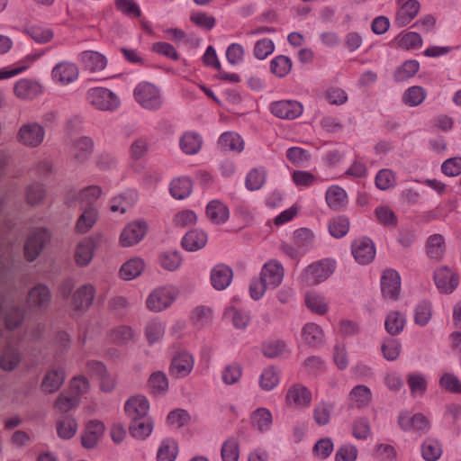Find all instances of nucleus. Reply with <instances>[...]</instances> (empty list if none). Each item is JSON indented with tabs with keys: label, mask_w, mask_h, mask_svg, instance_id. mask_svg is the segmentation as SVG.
I'll use <instances>...</instances> for the list:
<instances>
[{
	"label": "nucleus",
	"mask_w": 461,
	"mask_h": 461,
	"mask_svg": "<svg viewBox=\"0 0 461 461\" xmlns=\"http://www.w3.org/2000/svg\"><path fill=\"white\" fill-rule=\"evenodd\" d=\"M138 104L148 110H157L162 105V98L159 89L149 82L138 84L133 92Z\"/></svg>",
	"instance_id": "nucleus-1"
},
{
	"label": "nucleus",
	"mask_w": 461,
	"mask_h": 461,
	"mask_svg": "<svg viewBox=\"0 0 461 461\" xmlns=\"http://www.w3.org/2000/svg\"><path fill=\"white\" fill-rule=\"evenodd\" d=\"M86 99L89 104L102 111H113L120 105L118 96L104 87L90 88L86 93Z\"/></svg>",
	"instance_id": "nucleus-2"
},
{
	"label": "nucleus",
	"mask_w": 461,
	"mask_h": 461,
	"mask_svg": "<svg viewBox=\"0 0 461 461\" xmlns=\"http://www.w3.org/2000/svg\"><path fill=\"white\" fill-rule=\"evenodd\" d=\"M334 268V263L328 259L315 262L304 270L302 275V282L307 286L316 285L328 279Z\"/></svg>",
	"instance_id": "nucleus-3"
},
{
	"label": "nucleus",
	"mask_w": 461,
	"mask_h": 461,
	"mask_svg": "<svg viewBox=\"0 0 461 461\" xmlns=\"http://www.w3.org/2000/svg\"><path fill=\"white\" fill-rule=\"evenodd\" d=\"M50 239V234L46 229L40 228L31 231L23 247L26 260L34 261L41 255Z\"/></svg>",
	"instance_id": "nucleus-4"
},
{
	"label": "nucleus",
	"mask_w": 461,
	"mask_h": 461,
	"mask_svg": "<svg viewBox=\"0 0 461 461\" xmlns=\"http://www.w3.org/2000/svg\"><path fill=\"white\" fill-rule=\"evenodd\" d=\"M45 130L37 122H28L21 126L17 133V140L30 148L39 147L44 140Z\"/></svg>",
	"instance_id": "nucleus-5"
},
{
	"label": "nucleus",
	"mask_w": 461,
	"mask_h": 461,
	"mask_svg": "<svg viewBox=\"0 0 461 461\" xmlns=\"http://www.w3.org/2000/svg\"><path fill=\"white\" fill-rule=\"evenodd\" d=\"M94 140L90 137L83 136L72 140L69 147V156L74 164H84L94 152Z\"/></svg>",
	"instance_id": "nucleus-6"
},
{
	"label": "nucleus",
	"mask_w": 461,
	"mask_h": 461,
	"mask_svg": "<svg viewBox=\"0 0 461 461\" xmlns=\"http://www.w3.org/2000/svg\"><path fill=\"white\" fill-rule=\"evenodd\" d=\"M176 293L171 287H161L151 293L147 299V307L153 312L167 309L175 300Z\"/></svg>",
	"instance_id": "nucleus-7"
},
{
	"label": "nucleus",
	"mask_w": 461,
	"mask_h": 461,
	"mask_svg": "<svg viewBox=\"0 0 461 461\" xmlns=\"http://www.w3.org/2000/svg\"><path fill=\"white\" fill-rule=\"evenodd\" d=\"M303 110L301 103L294 100H281L270 104L271 113L285 120H294L299 117L303 113Z\"/></svg>",
	"instance_id": "nucleus-8"
},
{
	"label": "nucleus",
	"mask_w": 461,
	"mask_h": 461,
	"mask_svg": "<svg viewBox=\"0 0 461 461\" xmlns=\"http://www.w3.org/2000/svg\"><path fill=\"white\" fill-rule=\"evenodd\" d=\"M381 291L385 299L397 300L401 291V277L394 269H385L381 277Z\"/></svg>",
	"instance_id": "nucleus-9"
},
{
	"label": "nucleus",
	"mask_w": 461,
	"mask_h": 461,
	"mask_svg": "<svg viewBox=\"0 0 461 461\" xmlns=\"http://www.w3.org/2000/svg\"><path fill=\"white\" fill-rule=\"evenodd\" d=\"M194 365V359L193 356L186 351H181L173 357L169 373L176 378L185 377L193 370Z\"/></svg>",
	"instance_id": "nucleus-10"
},
{
	"label": "nucleus",
	"mask_w": 461,
	"mask_h": 461,
	"mask_svg": "<svg viewBox=\"0 0 461 461\" xmlns=\"http://www.w3.org/2000/svg\"><path fill=\"white\" fill-rule=\"evenodd\" d=\"M434 282L440 293L451 294L458 285V276L447 267H441L434 273Z\"/></svg>",
	"instance_id": "nucleus-11"
},
{
	"label": "nucleus",
	"mask_w": 461,
	"mask_h": 461,
	"mask_svg": "<svg viewBox=\"0 0 461 461\" xmlns=\"http://www.w3.org/2000/svg\"><path fill=\"white\" fill-rule=\"evenodd\" d=\"M398 423L402 429H413L420 435L427 433L430 428L429 421L422 413H415L410 417L407 412H402L399 415Z\"/></svg>",
	"instance_id": "nucleus-12"
},
{
	"label": "nucleus",
	"mask_w": 461,
	"mask_h": 461,
	"mask_svg": "<svg viewBox=\"0 0 461 461\" xmlns=\"http://www.w3.org/2000/svg\"><path fill=\"white\" fill-rule=\"evenodd\" d=\"M147 232L145 221H133L129 223L121 234V244L123 247H131L140 242Z\"/></svg>",
	"instance_id": "nucleus-13"
},
{
	"label": "nucleus",
	"mask_w": 461,
	"mask_h": 461,
	"mask_svg": "<svg viewBox=\"0 0 461 461\" xmlns=\"http://www.w3.org/2000/svg\"><path fill=\"white\" fill-rule=\"evenodd\" d=\"M400 8L396 13L394 24L404 27L409 24L420 11V3L417 0H399Z\"/></svg>",
	"instance_id": "nucleus-14"
},
{
	"label": "nucleus",
	"mask_w": 461,
	"mask_h": 461,
	"mask_svg": "<svg viewBox=\"0 0 461 461\" xmlns=\"http://www.w3.org/2000/svg\"><path fill=\"white\" fill-rule=\"evenodd\" d=\"M352 255L359 264H368L375 256V249L369 239L357 240L351 246Z\"/></svg>",
	"instance_id": "nucleus-15"
},
{
	"label": "nucleus",
	"mask_w": 461,
	"mask_h": 461,
	"mask_svg": "<svg viewBox=\"0 0 461 461\" xmlns=\"http://www.w3.org/2000/svg\"><path fill=\"white\" fill-rule=\"evenodd\" d=\"M78 61L82 64L84 69L90 73H95L103 70L107 65L106 58L94 50H85L78 55Z\"/></svg>",
	"instance_id": "nucleus-16"
},
{
	"label": "nucleus",
	"mask_w": 461,
	"mask_h": 461,
	"mask_svg": "<svg viewBox=\"0 0 461 461\" xmlns=\"http://www.w3.org/2000/svg\"><path fill=\"white\" fill-rule=\"evenodd\" d=\"M101 194L102 189L100 186L90 185L79 192H70L67 197V203L71 206L74 203L78 202L82 205H89L95 203L100 197Z\"/></svg>",
	"instance_id": "nucleus-17"
},
{
	"label": "nucleus",
	"mask_w": 461,
	"mask_h": 461,
	"mask_svg": "<svg viewBox=\"0 0 461 461\" xmlns=\"http://www.w3.org/2000/svg\"><path fill=\"white\" fill-rule=\"evenodd\" d=\"M79 70L76 64L63 61L52 69V77L63 85H68L78 77Z\"/></svg>",
	"instance_id": "nucleus-18"
},
{
	"label": "nucleus",
	"mask_w": 461,
	"mask_h": 461,
	"mask_svg": "<svg viewBox=\"0 0 461 461\" xmlns=\"http://www.w3.org/2000/svg\"><path fill=\"white\" fill-rule=\"evenodd\" d=\"M149 402L143 395L131 397L125 403V412L130 420L149 416Z\"/></svg>",
	"instance_id": "nucleus-19"
},
{
	"label": "nucleus",
	"mask_w": 461,
	"mask_h": 461,
	"mask_svg": "<svg viewBox=\"0 0 461 461\" xmlns=\"http://www.w3.org/2000/svg\"><path fill=\"white\" fill-rule=\"evenodd\" d=\"M27 301L30 307L46 308L51 301L50 289L42 284L36 285L29 291Z\"/></svg>",
	"instance_id": "nucleus-20"
},
{
	"label": "nucleus",
	"mask_w": 461,
	"mask_h": 461,
	"mask_svg": "<svg viewBox=\"0 0 461 461\" xmlns=\"http://www.w3.org/2000/svg\"><path fill=\"white\" fill-rule=\"evenodd\" d=\"M94 297V286L91 285H84L73 294L71 307L75 311H85L92 304Z\"/></svg>",
	"instance_id": "nucleus-21"
},
{
	"label": "nucleus",
	"mask_w": 461,
	"mask_h": 461,
	"mask_svg": "<svg viewBox=\"0 0 461 461\" xmlns=\"http://www.w3.org/2000/svg\"><path fill=\"white\" fill-rule=\"evenodd\" d=\"M286 401L295 407H306L312 402V393L303 384H296L288 389Z\"/></svg>",
	"instance_id": "nucleus-22"
},
{
	"label": "nucleus",
	"mask_w": 461,
	"mask_h": 461,
	"mask_svg": "<svg viewBox=\"0 0 461 461\" xmlns=\"http://www.w3.org/2000/svg\"><path fill=\"white\" fill-rule=\"evenodd\" d=\"M260 277L272 288L279 285L284 277V269L277 262H268L264 265Z\"/></svg>",
	"instance_id": "nucleus-23"
},
{
	"label": "nucleus",
	"mask_w": 461,
	"mask_h": 461,
	"mask_svg": "<svg viewBox=\"0 0 461 461\" xmlns=\"http://www.w3.org/2000/svg\"><path fill=\"white\" fill-rule=\"evenodd\" d=\"M233 272L230 267L221 264L215 266L211 273V282L216 290H223L228 287L232 280Z\"/></svg>",
	"instance_id": "nucleus-24"
},
{
	"label": "nucleus",
	"mask_w": 461,
	"mask_h": 461,
	"mask_svg": "<svg viewBox=\"0 0 461 461\" xmlns=\"http://www.w3.org/2000/svg\"><path fill=\"white\" fill-rule=\"evenodd\" d=\"M22 361V354L16 346L7 345L0 355V367L11 372L18 367Z\"/></svg>",
	"instance_id": "nucleus-25"
},
{
	"label": "nucleus",
	"mask_w": 461,
	"mask_h": 461,
	"mask_svg": "<svg viewBox=\"0 0 461 461\" xmlns=\"http://www.w3.org/2000/svg\"><path fill=\"white\" fill-rule=\"evenodd\" d=\"M104 431V425L101 421L91 420L86 426V432L82 435V445L86 448H93Z\"/></svg>",
	"instance_id": "nucleus-26"
},
{
	"label": "nucleus",
	"mask_w": 461,
	"mask_h": 461,
	"mask_svg": "<svg viewBox=\"0 0 461 461\" xmlns=\"http://www.w3.org/2000/svg\"><path fill=\"white\" fill-rule=\"evenodd\" d=\"M65 381V372L59 367L46 373L41 383V389L48 393H56Z\"/></svg>",
	"instance_id": "nucleus-27"
},
{
	"label": "nucleus",
	"mask_w": 461,
	"mask_h": 461,
	"mask_svg": "<svg viewBox=\"0 0 461 461\" xmlns=\"http://www.w3.org/2000/svg\"><path fill=\"white\" fill-rule=\"evenodd\" d=\"M153 425V420L149 416L131 420L129 432L137 439H145L151 434Z\"/></svg>",
	"instance_id": "nucleus-28"
},
{
	"label": "nucleus",
	"mask_w": 461,
	"mask_h": 461,
	"mask_svg": "<svg viewBox=\"0 0 461 461\" xmlns=\"http://www.w3.org/2000/svg\"><path fill=\"white\" fill-rule=\"evenodd\" d=\"M41 93V85L31 79H21L14 86V94L21 99H33Z\"/></svg>",
	"instance_id": "nucleus-29"
},
{
	"label": "nucleus",
	"mask_w": 461,
	"mask_h": 461,
	"mask_svg": "<svg viewBox=\"0 0 461 461\" xmlns=\"http://www.w3.org/2000/svg\"><path fill=\"white\" fill-rule=\"evenodd\" d=\"M95 247V242L91 239H86L80 241L76 248V264L79 267L87 266L94 257Z\"/></svg>",
	"instance_id": "nucleus-30"
},
{
	"label": "nucleus",
	"mask_w": 461,
	"mask_h": 461,
	"mask_svg": "<svg viewBox=\"0 0 461 461\" xmlns=\"http://www.w3.org/2000/svg\"><path fill=\"white\" fill-rule=\"evenodd\" d=\"M207 234L201 230L188 231L182 240V246L188 251H196L205 246Z\"/></svg>",
	"instance_id": "nucleus-31"
},
{
	"label": "nucleus",
	"mask_w": 461,
	"mask_h": 461,
	"mask_svg": "<svg viewBox=\"0 0 461 461\" xmlns=\"http://www.w3.org/2000/svg\"><path fill=\"white\" fill-rule=\"evenodd\" d=\"M206 214L214 224H221L229 219L228 207L218 200L211 201L206 206Z\"/></svg>",
	"instance_id": "nucleus-32"
},
{
	"label": "nucleus",
	"mask_w": 461,
	"mask_h": 461,
	"mask_svg": "<svg viewBox=\"0 0 461 461\" xmlns=\"http://www.w3.org/2000/svg\"><path fill=\"white\" fill-rule=\"evenodd\" d=\"M218 146L224 151L240 153L244 149V141L235 132H224L219 138Z\"/></svg>",
	"instance_id": "nucleus-33"
},
{
	"label": "nucleus",
	"mask_w": 461,
	"mask_h": 461,
	"mask_svg": "<svg viewBox=\"0 0 461 461\" xmlns=\"http://www.w3.org/2000/svg\"><path fill=\"white\" fill-rule=\"evenodd\" d=\"M326 202L335 211H339L348 203L346 191L338 185L330 187L326 192Z\"/></svg>",
	"instance_id": "nucleus-34"
},
{
	"label": "nucleus",
	"mask_w": 461,
	"mask_h": 461,
	"mask_svg": "<svg viewBox=\"0 0 461 461\" xmlns=\"http://www.w3.org/2000/svg\"><path fill=\"white\" fill-rule=\"evenodd\" d=\"M323 331L321 328L315 323H307L302 330V338L304 342L311 347H317L323 341Z\"/></svg>",
	"instance_id": "nucleus-35"
},
{
	"label": "nucleus",
	"mask_w": 461,
	"mask_h": 461,
	"mask_svg": "<svg viewBox=\"0 0 461 461\" xmlns=\"http://www.w3.org/2000/svg\"><path fill=\"white\" fill-rule=\"evenodd\" d=\"M192 188L193 185L189 178L179 177L171 182L169 191L174 198L182 200L191 194Z\"/></svg>",
	"instance_id": "nucleus-36"
},
{
	"label": "nucleus",
	"mask_w": 461,
	"mask_h": 461,
	"mask_svg": "<svg viewBox=\"0 0 461 461\" xmlns=\"http://www.w3.org/2000/svg\"><path fill=\"white\" fill-rule=\"evenodd\" d=\"M144 267L145 264L142 259L131 258L122 266L120 269L121 277L124 280H132L140 276Z\"/></svg>",
	"instance_id": "nucleus-37"
},
{
	"label": "nucleus",
	"mask_w": 461,
	"mask_h": 461,
	"mask_svg": "<svg viewBox=\"0 0 461 461\" xmlns=\"http://www.w3.org/2000/svg\"><path fill=\"white\" fill-rule=\"evenodd\" d=\"M267 180V170L263 167L251 169L245 179V185L249 191L259 190Z\"/></svg>",
	"instance_id": "nucleus-38"
},
{
	"label": "nucleus",
	"mask_w": 461,
	"mask_h": 461,
	"mask_svg": "<svg viewBox=\"0 0 461 461\" xmlns=\"http://www.w3.org/2000/svg\"><path fill=\"white\" fill-rule=\"evenodd\" d=\"M137 201V193L134 191H127L111 200L110 209L112 212H125L126 210L132 206Z\"/></svg>",
	"instance_id": "nucleus-39"
},
{
	"label": "nucleus",
	"mask_w": 461,
	"mask_h": 461,
	"mask_svg": "<svg viewBox=\"0 0 461 461\" xmlns=\"http://www.w3.org/2000/svg\"><path fill=\"white\" fill-rule=\"evenodd\" d=\"M251 424L260 432L268 430L272 425L271 412L266 408L257 409L251 414Z\"/></svg>",
	"instance_id": "nucleus-40"
},
{
	"label": "nucleus",
	"mask_w": 461,
	"mask_h": 461,
	"mask_svg": "<svg viewBox=\"0 0 461 461\" xmlns=\"http://www.w3.org/2000/svg\"><path fill=\"white\" fill-rule=\"evenodd\" d=\"M445 240L440 234H433L427 240V254L431 259L438 260L445 253Z\"/></svg>",
	"instance_id": "nucleus-41"
},
{
	"label": "nucleus",
	"mask_w": 461,
	"mask_h": 461,
	"mask_svg": "<svg viewBox=\"0 0 461 461\" xmlns=\"http://www.w3.org/2000/svg\"><path fill=\"white\" fill-rule=\"evenodd\" d=\"M349 397L356 407L364 408L371 402L372 393L367 386L357 385L350 391Z\"/></svg>",
	"instance_id": "nucleus-42"
},
{
	"label": "nucleus",
	"mask_w": 461,
	"mask_h": 461,
	"mask_svg": "<svg viewBox=\"0 0 461 461\" xmlns=\"http://www.w3.org/2000/svg\"><path fill=\"white\" fill-rule=\"evenodd\" d=\"M442 454V447L435 438H426L421 445V455L426 461H437Z\"/></svg>",
	"instance_id": "nucleus-43"
},
{
	"label": "nucleus",
	"mask_w": 461,
	"mask_h": 461,
	"mask_svg": "<svg viewBox=\"0 0 461 461\" xmlns=\"http://www.w3.org/2000/svg\"><path fill=\"white\" fill-rule=\"evenodd\" d=\"M405 318L397 311L391 312L385 319L384 328L391 336L400 334L404 328Z\"/></svg>",
	"instance_id": "nucleus-44"
},
{
	"label": "nucleus",
	"mask_w": 461,
	"mask_h": 461,
	"mask_svg": "<svg viewBox=\"0 0 461 461\" xmlns=\"http://www.w3.org/2000/svg\"><path fill=\"white\" fill-rule=\"evenodd\" d=\"M77 423L71 416H64L57 421V433L63 439L71 438L77 432Z\"/></svg>",
	"instance_id": "nucleus-45"
},
{
	"label": "nucleus",
	"mask_w": 461,
	"mask_h": 461,
	"mask_svg": "<svg viewBox=\"0 0 461 461\" xmlns=\"http://www.w3.org/2000/svg\"><path fill=\"white\" fill-rule=\"evenodd\" d=\"M97 215L98 213L95 208H86L77 221V230L80 233H86L95 223Z\"/></svg>",
	"instance_id": "nucleus-46"
},
{
	"label": "nucleus",
	"mask_w": 461,
	"mask_h": 461,
	"mask_svg": "<svg viewBox=\"0 0 461 461\" xmlns=\"http://www.w3.org/2000/svg\"><path fill=\"white\" fill-rule=\"evenodd\" d=\"M202 145L201 137L198 134L186 132L180 139V147L182 150L189 155L197 153Z\"/></svg>",
	"instance_id": "nucleus-47"
},
{
	"label": "nucleus",
	"mask_w": 461,
	"mask_h": 461,
	"mask_svg": "<svg viewBox=\"0 0 461 461\" xmlns=\"http://www.w3.org/2000/svg\"><path fill=\"white\" fill-rule=\"evenodd\" d=\"M24 318V312L18 306H11L5 312V325L8 330L18 328Z\"/></svg>",
	"instance_id": "nucleus-48"
},
{
	"label": "nucleus",
	"mask_w": 461,
	"mask_h": 461,
	"mask_svg": "<svg viewBox=\"0 0 461 461\" xmlns=\"http://www.w3.org/2000/svg\"><path fill=\"white\" fill-rule=\"evenodd\" d=\"M291 69L292 60L286 56H277L270 62L271 72L278 77H285Z\"/></svg>",
	"instance_id": "nucleus-49"
},
{
	"label": "nucleus",
	"mask_w": 461,
	"mask_h": 461,
	"mask_svg": "<svg viewBox=\"0 0 461 461\" xmlns=\"http://www.w3.org/2000/svg\"><path fill=\"white\" fill-rule=\"evenodd\" d=\"M349 230V221L346 216H338L330 220L329 231L335 238L344 237Z\"/></svg>",
	"instance_id": "nucleus-50"
},
{
	"label": "nucleus",
	"mask_w": 461,
	"mask_h": 461,
	"mask_svg": "<svg viewBox=\"0 0 461 461\" xmlns=\"http://www.w3.org/2000/svg\"><path fill=\"white\" fill-rule=\"evenodd\" d=\"M149 385L154 394L166 393L168 389L167 375L161 371L152 373L149 379Z\"/></svg>",
	"instance_id": "nucleus-51"
},
{
	"label": "nucleus",
	"mask_w": 461,
	"mask_h": 461,
	"mask_svg": "<svg viewBox=\"0 0 461 461\" xmlns=\"http://www.w3.org/2000/svg\"><path fill=\"white\" fill-rule=\"evenodd\" d=\"M333 404L321 402L313 409V419L320 426L327 425L330 420Z\"/></svg>",
	"instance_id": "nucleus-52"
},
{
	"label": "nucleus",
	"mask_w": 461,
	"mask_h": 461,
	"mask_svg": "<svg viewBox=\"0 0 461 461\" xmlns=\"http://www.w3.org/2000/svg\"><path fill=\"white\" fill-rule=\"evenodd\" d=\"M279 383V375L274 366L267 367L260 375L259 384L265 391H270Z\"/></svg>",
	"instance_id": "nucleus-53"
},
{
	"label": "nucleus",
	"mask_w": 461,
	"mask_h": 461,
	"mask_svg": "<svg viewBox=\"0 0 461 461\" xmlns=\"http://www.w3.org/2000/svg\"><path fill=\"white\" fill-rule=\"evenodd\" d=\"M177 455V444L167 439L161 443L157 454L158 461H175Z\"/></svg>",
	"instance_id": "nucleus-54"
},
{
	"label": "nucleus",
	"mask_w": 461,
	"mask_h": 461,
	"mask_svg": "<svg viewBox=\"0 0 461 461\" xmlns=\"http://www.w3.org/2000/svg\"><path fill=\"white\" fill-rule=\"evenodd\" d=\"M420 64L417 60H407L394 72L396 81H404L413 77L419 70Z\"/></svg>",
	"instance_id": "nucleus-55"
},
{
	"label": "nucleus",
	"mask_w": 461,
	"mask_h": 461,
	"mask_svg": "<svg viewBox=\"0 0 461 461\" xmlns=\"http://www.w3.org/2000/svg\"><path fill=\"white\" fill-rule=\"evenodd\" d=\"M240 455L239 443L234 438H228L221 447L222 461H238Z\"/></svg>",
	"instance_id": "nucleus-56"
},
{
	"label": "nucleus",
	"mask_w": 461,
	"mask_h": 461,
	"mask_svg": "<svg viewBox=\"0 0 461 461\" xmlns=\"http://www.w3.org/2000/svg\"><path fill=\"white\" fill-rule=\"evenodd\" d=\"M426 97V93L421 86H411L408 88L403 96V102L410 106H417L420 104Z\"/></svg>",
	"instance_id": "nucleus-57"
},
{
	"label": "nucleus",
	"mask_w": 461,
	"mask_h": 461,
	"mask_svg": "<svg viewBox=\"0 0 461 461\" xmlns=\"http://www.w3.org/2000/svg\"><path fill=\"white\" fill-rule=\"evenodd\" d=\"M26 32L38 43H46L52 40L53 32L50 28L32 25L26 29Z\"/></svg>",
	"instance_id": "nucleus-58"
},
{
	"label": "nucleus",
	"mask_w": 461,
	"mask_h": 461,
	"mask_svg": "<svg viewBox=\"0 0 461 461\" xmlns=\"http://www.w3.org/2000/svg\"><path fill=\"white\" fill-rule=\"evenodd\" d=\"M431 318V305L427 301L420 302L415 308L414 321L416 324L424 326Z\"/></svg>",
	"instance_id": "nucleus-59"
},
{
	"label": "nucleus",
	"mask_w": 461,
	"mask_h": 461,
	"mask_svg": "<svg viewBox=\"0 0 461 461\" xmlns=\"http://www.w3.org/2000/svg\"><path fill=\"white\" fill-rule=\"evenodd\" d=\"M294 246L300 248L304 253L312 242L313 233L306 228L298 229L294 231Z\"/></svg>",
	"instance_id": "nucleus-60"
},
{
	"label": "nucleus",
	"mask_w": 461,
	"mask_h": 461,
	"mask_svg": "<svg viewBox=\"0 0 461 461\" xmlns=\"http://www.w3.org/2000/svg\"><path fill=\"white\" fill-rule=\"evenodd\" d=\"M192 321L198 328L207 325L212 321V310L206 306L196 307L192 313Z\"/></svg>",
	"instance_id": "nucleus-61"
},
{
	"label": "nucleus",
	"mask_w": 461,
	"mask_h": 461,
	"mask_svg": "<svg viewBox=\"0 0 461 461\" xmlns=\"http://www.w3.org/2000/svg\"><path fill=\"white\" fill-rule=\"evenodd\" d=\"M381 349L384 358L393 361L400 355L401 343L395 339H387L384 341Z\"/></svg>",
	"instance_id": "nucleus-62"
},
{
	"label": "nucleus",
	"mask_w": 461,
	"mask_h": 461,
	"mask_svg": "<svg viewBox=\"0 0 461 461\" xmlns=\"http://www.w3.org/2000/svg\"><path fill=\"white\" fill-rule=\"evenodd\" d=\"M305 303L309 309L318 314H324L328 310L324 298L316 294H308L305 298Z\"/></svg>",
	"instance_id": "nucleus-63"
},
{
	"label": "nucleus",
	"mask_w": 461,
	"mask_h": 461,
	"mask_svg": "<svg viewBox=\"0 0 461 461\" xmlns=\"http://www.w3.org/2000/svg\"><path fill=\"white\" fill-rule=\"evenodd\" d=\"M79 398L74 394L61 393L55 402V408L61 412H68L76 408L79 403Z\"/></svg>",
	"instance_id": "nucleus-64"
}]
</instances>
